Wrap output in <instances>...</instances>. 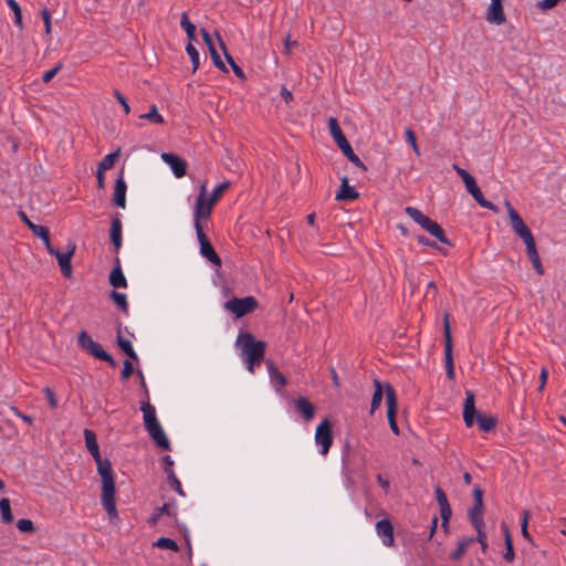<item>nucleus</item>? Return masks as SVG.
<instances>
[{
    "mask_svg": "<svg viewBox=\"0 0 566 566\" xmlns=\"http://www.w3.org/2000/svg\"><path fill=\"white\" fill-rule=\"evenodd\" d=\"M235 346L247 369L253 374L255 366H259L264 358L265 342L255 339L249 332H241L237 338Z\"/></svg>",
    "mask_w": 566,
    "mask_h": 566,
    "instance_id": "f257e3e1",
    "label": "nucleus"
},
{
    "mask_svg": "<svg viewBox=\"0 0 566 566\" xmlns=\"http://www.w3.org/2000/svg\"><path fill=\"white\" fill-rule=\"evenodd\" d=\"M405 212L416 222L418 223L423 230L429 232L431 235H433L437 240H439L441 243L451 245L450 240L447 238L444 230L441 228V226L431 220L429 217L423 214L419 209L408 206L405 208Z\"/></svg>",
    "mask_w": 566,
    "mask_h": 566,
    "instance_id": "f03ea898",
    "label": "nucleus"
},
{
    "mask_svg": "<svg viewBox=\"0 0 566 566\" xmlns=\"http://www.w3.org/2000/svg\"><path fill=\"white\" fill-rule=\"evenodd\" d=\"M77 345L86 354L94 358L107 363L111 367H116L117 363L86 331H81L77 334Z\"/></svg>",
    "mask_w": 566,
    "mask_h": 566,
    "instance_id": "7ed1b4c3",
    "label": "nucleus"
},
{
    "mask_svg": "<svg viewBox=\"0 0 566 566\" xmlns=\"http://www.w3.org/2000/svg\"><path fill=\"white\" fill-rule=\"evenodd\" d=\"M443 338H444V364L448 379L452 380L455 377L454 361L452 354V335L450 326V314L446 312L443 314Z\"/></svg>",
    "mask_w": 566,
    "mask_h": 566,
    "instance_id": "20e7f679",
    "label": "nucleus"
},
{
    "mask_svg": "<svg viewBox=\"0 0 566 566\" xmlns=\"http://www.w3.org/2000/svg\"><path fill=\"white\" fill-rule=\"evenodd\" d=\"M213 206L209 198H207V186L202 184L193 209V227L196 231L202 228L201 220L210 217Z\"/></svg>",
    "mask_w": 566,
    "mask_h": 566,
    "instance_id": "39448f33",
    "label": "nucleus"
},
{
    "mask_svg": "<svg viewBox=\"0 0 566 566\" xmlns=\"http://www.w3.org/2000/svg\"><path fill=\"white\" fill-rule=\"evenodd\" d=\"M75 250H76V244L72 241H69L65 252H61L57 249H55L54 247H49L48 252H49V254L56 258L61 273L63 274L64 277H67V279L72 277L71 260H72V256L74 255Z\"/></svg>",
    "mask_w": 566,
    "mask_h": 566,
    "instance_id": "423d86ee",
    "label": "nucleus"
},
{
    "mask_svg": "<svg viewBox=\"0 0 566 566\" xmlns=\"http://www.w3.org/2000/svg\"><path fill=\"white\" fill-rule=\"evenodd\" d=\"M259 306L258 301L253 296L242 298L233 297L226 302L224 307L240 318L253 312Z\"/></svg>",
    "mask_w": 566,
    "mask_h": 566,
    "instance_id": "0eeeda50",
    "label": "nucleus"
},
{
    "mask_svg": "<svg viewBox=\"0 0 566 566\" xmlns=\"http://www.w3.org/2000/svg\"><path fill=\"white\" fill-rule=\"evenodd\" d=\"M315 442L319 446V453L325 455L328 453L333 444L332 423L328 418H325L316 428Z\"/></svg>",
    "mask_w": 566,
    "mask_h": 566,
    "instance_id": "6e6552de",
    "label": "nucleus"
},
{
    "mask_svg": "<svg viewBox=\"0 0 566 566\" xmlns=\"http://www.w3.org/2000/svg\"><path fill=\"white\" fill-rule=\"evenodd\" d=\"M115 479L102 481L101 503L111 518L117 517Z\"/></svg>",
    "mask_w": 566,
    "mask_h": 566,
    "instance_id": "1a4fd4ad",
    "label": "nucleus"
},
{
    "mask_svg": "<svg viewBox=\"0 0 566 566\" xmlns=\"http://www.w3.org/2000/svg\"><path fill=\"white\" fill-rule=\"evenodd\" d=\"M397 394L391 385L386 387V405H387V418L389 427L395 434H399V427L396 421L397 413Z\"/></svg>",
    "mask_w": 566,
    "mask_h": 566,
    "instance_id": "9d476101",
    "label": "nucleus"
},
{
    "mask_svg": "<svg viewBox=\"0 0 566 566\" xmlns=\"http://www.w3.org/2000/svg\"><path fill=\"white\" fill-rule=\"evenodd\" d=\"M505 207L507 209V214L511 221V226L516 235H518L522 240L532 235L531 229L525 224L522 217L514 209L510 201H505Z\"/></svg>",
    "mask_w": 566,
    "mask_h": 566,
    "instance_id": "9b49d317",
    "label": "nucleus"
},
{
    "mask_svg": "<svg viewBox=\"0 0 566 566\" xmlns=\"http://www.w3.org/2000/svg\"><path fill=\"white\" fill-rule=\"evenodd\" d=\"M197 239L200 244V253L203 258H206L209 262H211L216 266L221 265V259L218 255V253L214 251L212 244L208 240L207 235L203 232L202 228H199L198 231H196Z\"/></svg>",
    "mask_w": 566,
    "mask_h": 566,
    "instance_id": "f8f14e48",
    "label": "nucleus"
},
{
    "mask_svg": "<svg viewBox=\"0 0 566 566\" xmlns=\"http://www.w3.org/2000/svg\"><path fill=\"white\" fill-rule=\"evenodd\" d=\"M473 506L469 510V518L471 524H478L483 521V491L480 486L473 489Z\"/></svg>",
    "mask_w": 566,
    "mask_h": 566,
    "instance_id": "ddd939ff",
    "label": "nucleus"
},
{
    "mask_svg": "<svg viewBox=\"0 0 566 566\" xmlns=\"http://www.w3.org/2000/svg\"><path fill=\"white\" fill-rule=\"evenodd\" d=\"M328 129H329V133L333 136L336 145L339 147V149L343 151L344 155L348 150L353 149L349 142L345 137V135L338 124V120L335 117H331L328 119Z\"/></svg>",
    "mask_w": 566,
    "mask_h": 566,
    "instance_id": "4468645a",
    "label": "nucleus"
},
{
    "mask_svg": "<svg viewBox=\"0 0 566 566\" xmlns=\"http://www.w3.org/2000/svg\"><path fill=\"white\" fill-rule=\"evenodd\" d=\"M478 413H481L475 408V396L472 391H465V399L463 406V421L468 428L472 427L478 418Z\"/></svg>",
    "mask_w": 566,
    "mask_h": 566,
    "instance_id": "2eb2a0df",
    "label": "nucleus"
},
{
    "mask_svg": "<svg viewBox=\"0 0 566 566\" xmlns=\"http://www.w3.org/2000/svg\"><path fill=\"white\" fill-rule=\"evenodd\" d=\"M523 242L525 243L526 254H527L530 261L532 262L534 270L536 271V273L538 275H543L544 274V266L542 264L539 254L537 252V248H536V242H535L534 235L532 234V235L525 238L523 240Z\"/></svg>",
    "mask_w": 566,
    "mask_h": 566,
    "instance_id": "dca6fc26",
    "label": "nucleus"
},
{
    "mask_svg": "<svg viewBox=\"0 0 566 566\" xmlns=\"http://www.w3.org/2000/svg\"><path fill=\"white\" fill-rule=\"evenodd\" d=\"M161 158L167 165H169L174 175L177 178H181L186 175V172H187L186 160H184L182 158H180L177 155L171 154V153H164L161 155Z\"/></svg>",
    "mask_w": 566,
    "mask_h": 566,
    "instance_id": "f3484780",
    "label": "nucleus"
},
{
    "mask_svg": "<svg viewBox=\"0 0 566 566\" xmlns=\"http://www.w3.org/2000/svg\"><path fill=\"white\" fill-rule=\"evenodd\" d=\"M293 403L296 412L302 416L305 422H310L314 418L316 408L306 397L300 396Z\"/></svg>",
    "mask_w": 566,
    "mask_h": 566,
    "instance_id": "a211bd4d",
    "label": "nucleus"
},
{
    "mask_svg": "<svg viewBox=\"0 0 566 566\" xmlns=\"http://www.w3.org/2000/svg\"><path fill=\"white\" fill-rule=\"evenodd\" d=\"M126 191L127 185L124 179V171L122 170L118 178L115 181L114 193H113V202L117 207L125 209L126 208Z\"/></svg>",
    "mask_w": 566,
    "mask_h": 566,
    "instance_id": "6ab92c4d",
    "label": "nucleus"
},
{
    "mask_svg": "<svg viewBox=\"0 0 566 566\" xmlns=\"http://www.w3.org/2000/svg\"><path fill=\"white\" fill-rule=\"evenodd\" d=\"M377 535L385 546L394 545V527L389 520L384 518L376 523Z\"/></svg>",
    "mask_w": 566,
    "mask_h": 566,
    "instance_id": "aec40b11",
    "label": "nucleus"
},
{
    "mask_svg": "<svg viewBox=\"0 0 566 566\" xmlns=\"http://www.w3.org/2000/svg\"><path fill=\"white\" fill-rule=\"evenodd\" d=\"M122 220L120 214L116 213L112 218L111 222V229H109V240L115 248V251L118 252V250L122 248L123 244V238H122Z\"/></svg>",
    "mask_w": 566,
    "mask_h": 566,
    "instance_id": "412c9836",
    "label": "nucleus"
},
{
    "mask_svg": "<svg viewBox=\"0 0 566 566\" xmlns=\"http://www.w3.org/2000/svg\"><path fill=\"white\" fill-rule=\"evenodd\" d=\"M153 441L163 450H170V441L160 422L146 429Z\"/></svg>",
    "mask_w": 566,
    "mask_h": 566,
    "instance_id": "4be33fe9",
    "label": "nucleus"
},
{
    "mask_svg": "<svg viewBox=\"0 0 566 566\" xmlns=\"http://www.w3.org/2000/svg\"><path fill=\"white\" fill-rule=\"evenodd\" d=\"M503 0H491L486 11V20L492 23L502 24L505 22V14L502 6Z\"/></svg>",
    "mask_w": 566,
    "mask_h": 566,
    "instance_id": "5701e85b",
    "label": "nucleus"
},
{
    "mask_svg": "<svg viewBox=\"0 0 566 566\" xmlns=\"http://www.w3.org/2000/svg\"><path fill=\"white\" fill-rule=\"evenodd\" d=\"M374 394L370 403V415H373L381 405L384 394L386 395V387L389 382H382L378 378L374 379Z\"/></svg>",
    "mask_w": 566,
    "mask_h": 566,
    "instance_id": "b1692460",
    "label": "nucleus"
},
{
    "mask_svg": "<svg viewBox=\"0 0 566 566\" xmlns=\"http://www.w3.org/2000/svg\"><path fill=\"white\" fill-rule=\"evenodd\" d=\"M270 381L273 388L280 392L281 389L287 384L286 377L279 370V368L273 364V361L266 363Z\"/></svg>",
    "mask_w": 566,
    "mask_h": 566,
    "instance_id": "393cba45",
    "label": "nucleus"
},
{
    "mask_svg": "<svg viewBox=\"0 0 566 566\" xmlns=\"http://www.w3.org/2000/svg\"><path fill=\"white\" fill-rule=\"evenodd\" d=\"M468 192L474 198V200L483 208H486L491 211L497 212V207L492 203L491 201L486 200L476 185V181H474L472 185H470L467 188Z\"/></svg>",
    "mask_w": 566,
    "mask_h": 566,
    "instance_id": "a878e982",
    "label": "nucleus"
},
{
    "mask_svg": "<svg viewBox=\"0 0 566 566\" xmlns=\"http://www.w3.org/2000/svg\"><path fill=\"white\" fill-rule=\"evenodd\" d=\"M359 197V192L355 187L348 185L347 177L342 179L340 189L336 193V200L352 201Z\"/></svg>",
    "mask_w": 566,
    "mask_h": 566,
    "instance_id": "bb28decb",
    "label": "nucleus"
},
{
    "mask_svg": "<svg viewBox=\"0 0 566 566\" xmlns=\"http://www.w3.org/2000/svg\"><path fill=\"white\" fill-rule=\"evenodd\" d=\"M140 410L143 412L145 429L154 427L155 424L159 423V420L157 419L156 416V409L151 403H149L148 401L142 402Z\"/></svg>",
    "mask_w": 566,
    "mask_h": 566,
    "instance_id": "cd10ccee",
    "label": "nucleus"
},
{
    "mask_svg": "<svg viewBox=\"0 0 566 566\" xmlns=\"http://www.w3.org/2000/svg\"><path fill=\"white\" fill-rule=\"evenodd\" d=\"M84 439L88 452L92 454L94 460H98L101 457L99 448L96 440V434L90 429H84Z\"/></svg>",
    "mask_w": 566,
    "mask_h": 566,
    "instance_id": "c85d7f7f",
    "label": "nucleus"
},
{
    "mask_svg": "<svg viewBox=\"0 0 566 566\" xmlns=\"http://www.w3.org/2000/svg\"><path fill=\"white\" fill-rule=\"evenodd\" d=\"M116 266L112 270L109 274V283L112 286L118 289V287H126L127 286V280L122 271V268L119 265V259L116 258Z\"/></svg>",
    "mask_w": 566,
    "mask_h": 566,
    "instance_id": "c756f323",
    "label": "nucleus"
},
{
    "mask_svg": "<svg viewBox=\"0 0 566 566\" xmlns=\"http://www.w3.org/2000/svg\"><path fill=\"white\" fill-rule=\"evenodd\" d=\"M95 462L97 465V472L101 475L102 481L115 479L109 460L102 459V457H99V459L95 460Z\"/></svg>",
    "mask_w": 566,
    "mask_h": 566,
    "instance_id": "7c9ffc66",
    "label": "nucleus"
},
{
    "mask_svg": "<svg viewBox=\"0 0 566 566\" xmlns=\"http://www.w3.org/2000/svg\"><path fill=\"white\" fill-rule=\"evenodd\" d=\"M116 343L118 345V347L132 359L134 360H137L138 359V356L136 354V352L134 350L133 348V345H132V342L129 339H125L122 337L120 335V326L118 327L117 329V335H116Z\"/></svg>",
    "mask_w": 566,
    "mask_h": 566,
    "instance_id": "2f4dec72",
    "label": "nucleus"
},
{
    "mask_svg": "<svg viewBox=\"0 0 566 566\" xmlns=\"http://www.w3.org/2000/svg\"><path fill=\"white\" fill-rule=\"evenodd\" d=\"M479 429L483 432H490L496 427V418L493 416H485L483 413H478V418L475 419Z\"/></svg>",
    "mask_w": 566,
    "mask_h": 566,
    "instance_id": "473e14b6",
    "label": "nucleus"
},
{
    "mask_svg": "<svg viewBox=\"0 0 566 566\" xmlns=\"http://www.w3.org/2000/svg\"><path fill=\"white\" fill-rule=\"evenodd\" d=\"M30 230L34 235L39 237L43 241L46 251L49 250V247H53L50 241V231L46 227L39 224H30Z\"/></svg>",
    "mask_w": 566,
    "mask_h": 566,
    "instance_id": "72a5a7b5",
    "label": "nucleus"
},
{
    "mask_svg": "<svg viewBox=\"0 0 566 566\" xmlns=\"http://www.w3.org/2000/svg\"><path fill=\"white\" fill-rule=\"evenodd\" d=\"M180 27L186 32L187 38L189 39V42L192 43V41L196 40V25L189 20L188 14L184 12L181 14L180 19Z\"/></svg>",
    "mask_w": 566,
    "mask_h": 566,
    "instance_id": "f704fd0d",
    "label": "nucleus"
},
{
    "mask_svg": "<svg viewBox=\"0 0 566 566\" xmlns=\"http://www.w3.org/2000/svg\"><path fill=\"white\" fill-rule=\"evenodd\" d=\"M109 297L114 301V303L125 315H128V302L126 294L113 290L109 293Z\"/></svg>",
    "mask_w": 566,
    "mask_h": 566,
    "instance_id": "c9c22d12",
    "label": "nucleus"
},
{
    "mask_svg": "<svg viewBox=\"0 0 566 566\" xmlns=\"http://www.w3.org/2000/svg\"><path fill=\"white\" fill-rule=\"evenodd\" d=\"M503 531H504V538H505V553H504L503 557L506 562L511 563L514 560V557H515L512 538H511L509 527L506 525H503Z\"/></svg>",
    "mask_w": 566,
    "mask_h": 566,
    "instance_id": "e433bc0d",
    "label": "nucleus"
},
{
    "mask_svg": "<svg viewBox=\"0 0 566 566\" xmlns=\"http://www.w3.org/2000/svg\"><path fill=\"white\" fill-rule=\"evenodd\" d=\"M139 118L156 125L164 123V117L158 113L157 106L155 104L150 106L149 112L142 114Z\"/></svg>",
    "mask_w": 566,
    "mask_h": 566,
    "instance_id": "4c0bfd02",
    "label": "nucleus"
},
{
    "mask_svg": "<svg viewBox=\"0 0 566 566\" xmlns=\"http://www.w3.org/2000/svg\"><path fill=\"white\" fill-rule=\"evenodd\" d=\"M473 542H474V538H472V537H465V538L460 539L458 543L457 549L451 553L450 557L453 560L460 559L467 552L469 545L472 544Z\"/></svg>",
    "mask_w": 566,
    "mask_h": 566,
    "instance_id": "58836bf2",
    "label": "nucleus"
},
{
    "mask_svg": "<svg viewBox=\"0 0 566 566\" xmlns=\"http://www.w3.org/2000/svg\"><path fill=\"white\" fill-rule=\"evenodd\" d=\"M0 512H1V518L6 524H10L13 522V515H12L9 499L2 497L0 500Z\"/></svg>",
    "mask_w": 566,
    "mask_h": 566,
    "instance_id": "ea45409f",
    "label": "nucleus"
},
{
    "mask_svg": "<svg viewBox=\"0 0 566 566\" xmlns=\"http://www.w3.org/2000/svg\"><path fill=\"white\" fill-rule=\"evenodd\" d=\"M166 475L168 483L170 484L171 489L176 491L179 495L185 496V492L181 486L180 480L176 476L172 469L166 468Z\"/></svg>",
    "mask_w": 566,
    "mask_h": 566,
    "instance_id": "a19ab883",
    "label": "nucleus"
},
{
    "mask_svg": "<svg viewBox=\"0 0 566 566\" xmlns=\"http://www.w3.org/2000/svg\"><path fill=\"white\" fill-rule=\"evenodd\" d=\"M186 52L190 57L191 64H192V72L195 73L200 65V55L196 46L189 42L186 46Z\"/></svg>",
    "mask_w": 566,
    "mask_h": 566,
    "instance_id": "79ce46f5",
    "label": "nucleus"
},
{
    "mask_svg": "<svg viewBox=\"0 0 566 566\" xmlns=\"http://www.w3.org/2000/svg\"><path fill=\"white\" fill-rule=\"evenodd\" d=\"M156 547L163 548V549H169L172 552H178L179 546L178 544L169 537H160L157 539V542L154 544Z\"/></svg>",
    "mask_w": 566,
    "mask_h": 566,
    "instance_id": "37998d69",
    "label": "nucleus"
},
{
    "mask_svg": "<svg viewBox=\"0 0 566 566\" xmlns=\"http://www.w3.org/2000/svg\"><path fill=\"white\" fill-rule=\"evenodd\" d=\"M8 7L14 13V24L19 28H22V13L20 4L15 0H6Z\"/></svg>",
    "mask_w": 566,
    "mask_h": 566,
    "instance_id": "c03bdc74",
    "label": "nucleus"
},
{
    "mask_svg": "<svg viewBox=\"0 0 566 566\" xmlns=\"http://www.w3.org/2000/svg\"><path fill=\"white\" fill-rule=\"evenodd\" d=\"M117 156H118V150L107 154L103 158V160L98 164L97 168L101 170H104V171L111 169L114 166V163H115Z\"/></svg>",
    "mask_w": 566,
    "mask_h": 566,
    "instance_id": "a18cd8bd",
    "label": "nucleus"
},
{
    "mask_svg": "<svg viewBox=\"0 0 566 566\" xmlns=\"http://www.w3.org/2000/svg\"><path fill=\"white\" fill-rule=\"evenodd\" d=\"M530 517H531L530 511L524 510L523 513H522V520H521V533H522V536L526 541L532 542V537H531V535L528 533V530H527V524H528Z\"/></svg>",
    "mask_w": 566,
    "mask_h": 566,
    "instance_id": "49530a36",
    "label": "nucleus"
},
{
    "mask_svg": "<svg viewBox=\"0 0 566 566\" xmlns=\"http://www.w3.org/2000/svg\"><path fill=\"white\" fill-rule=\"evenodd\" d=\"M230 186L229 181H223L220 185H218L211 192L209 197V201H211L213 205L219 200V198L222 196L223 191L228 189Z\"/></svg>",
    "mask_w": 566,
    "mask_h": 566,
    "instance_id": "de8ad7c7",
    "label": "nucleus"
},
{
    "mask_svg": "<svg viewBox=\"0 0 566 566\" xmlns=\"http://www.w3.org/2000/svg\"><path fill=\"white\" fill-rule=\"evenodd\" d=\"M17 527L22 533H32L34 532L33 522L29 518H21L17 522Z\"/></svg>",
    "mask_w": 566,
    "mask_h": 566,
    "instance_id": "09e8293b",
    "label": "nucleus"
},
{
    "mask_svg": "<svg viewBox=\"0 0 566 566\" xmlns=\"http://www.w3.org/2000/svg\"><path fill=\"white\" fill-rule=\"evenodd\" d=\"M407 143L412 147L413 151L419 156V147L416 139V134L411 128H407L405 132Z\"/></svg>",
    "mask_w": 566,
    "mask_h": 566,
    "instance_id": "8fccbe9b",
    "label": "nucleus"
},
{
    "mask_svg": "<svg viewBox=\"0 0 566 566\" xmlns=\"http://www.w3.org/2000/svg\"><path fill=\"white\" fill-rule=\"evenodd\" d=\"M439 507H440V515H441V518H442V526L447 527L448 523H449V521L451 518V515H452V511H451L450 504L440 505Z\"/></svg>",
    "mask_w": 566,
    "mask_h": 566,
    "instance_id": "3c124183",
    "label": "nucleus"
},
{
    "mask_svg": "<svg viewBox=\"0 0 566 566\" xmlns=\"http://www.w3.org/2000/svg\"><path fill=\"white\" fill-rule=\"evenodd\" d=\"M210 54H211V59H212V62L214 64L216 67H218L220 71L222 72H228L224 63L222 62L217 49H211L209 50Z\"/></svg>",
    "mask_w": 566,
    "mask_h": 566,
    "instance_id": "603ef678",
    "label": "nucleus"
},
{
    "mask_svg": "<svg viewBox=\"0 0 566 566\" xmlns=\"http://www.w3.org/2000/svg\"><path fill=\"white\" fill-rule=\"evenodd\" d=\"M344 156L356 167L361 168L363 170H367V167L364 165V163L360 160V158L355 154L353 149L348 150Z\"/></svg>",
    "mask_w": 566,
    "mask_h": 566,
    "instance_id": "864d4df0",
    "label": "nucleus"
},
{
    "mask_svg": "<svg viewBox=\"0 0 566 566\" xmlns=\"http://www.w3.org/2000/svg\"><path fill=\"white\" fill-rule=\"evenodd\" d=\"M472 526L476 531V537L474 538V541H476L479 543L485 542L486 541V533L484 531V522H480L479 525L478 524H472Z\"/></svg>",
    "mask_w": 566,
    "mask_h": 566,
    "instance_id": "5fc2aeb1",
    "label": "nucleus"
},
{
    "mask_svg": "<svg viewBox=\"0 0 566 566\" xmlns=\"http://www.w3.org/2000/svg\"><path fill=\"white\" fill-rule=\"evenodd\" d=\"M61 69H62V63H57L54 67H52L43 73L42 81L44 83H49L57 74V72Z\"/></svg>",
    "mask_w": 566,
    "mask_h": 566,
    "instance_id": "6e6d98bb",
    "label": "nucleus"
},
{
    "mask_svg": "<svg viewBox=\"0 0 566 566\" xmlns=\"http://www.w3.org/2000/svg\"><path fill=\"white\" fill-rule=\"evenodd\" d=\"M114 97L123 106V109H124L125 114H129L130 106L128 104L127 98L118 90H114Z\"/></svg>",
    "mask_w": 566,
    "mask_h": 566,
    "instance_id": "4d7b16f0",
    "label": "nucleus"
},
{
    "mask_svg": "<svg viewBox=\"0 0 566 566\" xmlns=\"http://www.w3.org/2000/svg\"><path fill=\"white\" fill-rule=\"evenodd\" d=\"M434 495H436V500H437L439 506L440 505L449 504L447 494L444 493V491L440 486H436Z\"/></svg>",
    "mask_w": 566,
    "mask_h": 566,
    "instance_id": "13d9d810",
    "label": "nucleus"
},
{
    "mask_svg": "<svg viewBox=\"0 0 566 566\" xmlns=\"http://www.w3.org/2000/svg\"><path fill=\"white\" fill-rule=\"evenodd\" d=\"M163 514L170 515V506L169 504L165 503L163 506L157 507L151 516V520L155 522L157 521Z\"/></svg>",
    "mask_w": 566,
    "mask_h": 566,
    "instance_id": "bf43d9fd",
    "label": "nucleus"
},
{
    "mask_svg": "<svg viewBox=\"0 0 566 566\" xmlns=\"http://www.w3.org/2000/svg\"><path fill=\"white\" fill-rule=\"evenodd\" d=\"M134 373L133 364L129 360H125L123 364V370L120 377L123 380L128 379Z\"/></svg>",
    "mask_w": 566,
    "mask_h": 566,
    "instance_id": "052dcab7",
    "label": "nucleus"
},
{
    "mask_svg": "<svg viewBox=\"0 0 566 566\" xmlns=\"http://www.w3.org/2000/svg\"><path fill=\"white\" fill-rule=\"evenodd\" d=\"M41 17L45 24V32L49 34L51 32V14L48 9L41 11Z\"/></svg>",
    "mask_w": 566,
    "mask_h": 566,
    "instance_id": "680f3d73",
    "label": "nucleus"
},
{
    "mask_svg": "<svg viewBox=\"0 0 566 566\" xmlns=\"http://www.w3.org/2000/svg\"><path fill=\"white\" fill-rule=\"evenodd\" d=\"M376 480L378 482V484L380 485V488L386 492L388 493L389 492V489H390V482L388 479L384 478L380 473L377 474L376 476Z\"/></svg>",
    "mask_w": 566,
    "mask_h": 566,
    "instance_id": "e2e57ef3",
    "label": "nucleus"
},
{
    "mask_svg": "<svg viewBox=\"0 0 566 566\" xmlns=\"http://www.w3.org/2000/svg\"><path fill=\"white\" fill-rule=\"evenodd\" d=\"M417 241H418L419 244H422V245H426V247H430V248H433V249H438L437 243L434 241L428 239L424 235H418L417 237Z\"/></svg>",
    "mask_w": 566,
    "mask_h": 566,
    "instance_id": "0e129e2a",
    "label": "nucleus"
},
{
    "mask_svg": "<svg viewBox=\"0 0 566 566\" xmlns=\"http://www.w3.org/2000/svg\"><path fill=\"white\" fill-rule=\"evenodd\" d=\"M201 35L209 50L216 48L210 33L206 29H201Z\"/></svg>",
    "mask_w": 566,
    "mask_h": 566,
    "instance_id": "69168bd1",
    "label": "nucleus"
},
{
    "mask_svg": "<svg viewBox=\"0 0 566 566\" xmlns=\"http://www.w3.org/2000/svg\"><path fill=\"white\" fill-rule=\"evenodd\" d=\"M547 378H548V370H547V368L543 367L539 373L541 384L538 386V391H542L544 389Z\"/></svg>",
    "mask_w": 566,
    "mask_h": 566,
    "instance_id": "338daca9",
    "label": "nucleus"
},
{
    "mask_svg": "<svg viewBox=\"0 0 566 566\" xmlns=\"http://www.w3.org/2000/svg\"><path fill=\"white\" fill-rule=\"evenodd\" d=\"M45 395H46V398H48L49 405H50L52 408H56V406H57V401H56V398H55V395H54L53 390H52V389H50V388H46V389H45Z\"/></svg>",
    "mask_w": 566,
    "mask_h": 566,
    "instance_id": "774afa93",
    "label": "nucleus"
}]
</instances>
